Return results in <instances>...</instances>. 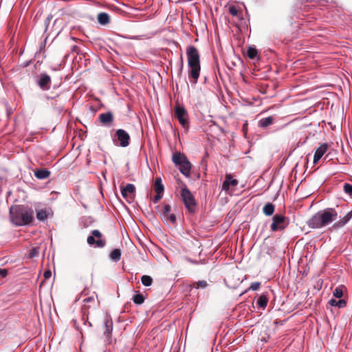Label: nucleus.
Segmentation results:
<instances>
[{
  "label": "nucleus",
  "instance_id": "nucleus-41",
  "mask_svg": "<svg viewBox=\"0 0 352 352\" xmlns=\"http://www.w3.org/2000/svg\"><path fill=\"white\" fill-rule=\"evenodd\" d=\"M81 294L82 295H86L87 294L85 293V291H83Z\"/></svg>",
  "mask_w": 352,
  "mask_h": 352
},
{
  "label": "nucleus",
  "instance_id": "nucleus-27",
  "mask_svg": "<svg viewBox=\"0 0 352 352\" xmlns=\"http://www.w3.org/2000/svg\"><path fill=\"white\" fill-rule=\"evenodd\" d=\"M258 55V51L255 47H249L247 50V56L250 59L255 58Z\"/></svg>",
  "mask_w": 352,
  "mask_h": 352
},
{
  "label": "nucleus",
  "instance_id": "nucleus-35",
  "mask_svg": "<svg viewBox=\"0 0 352 352\" xmlns=\"http://www.w3.org/2000/svg\"><path fill=\"white\" fill-rule=\"evenodd\" d=\"M39 254V251H38V249L36 248H32L30 251V254H29V257L30 258H34V257H36Z\"/></svg>",
  "mask_w": 352,
  "mask_h": 352
},
{
  "label": "nucleus",
  "instance_id": "nucleus-20",
  "mask_svg": "<svg viewBox=\"0 0 352 352\" xmlns=\"http://www.w3.org/2000/svg\"><path fill=\"white\" fill-rule=\"evenodd\" d=\"M154 190L157 194H163L164 190V185L160 177L156 178L154 183Z\"/></svg>",
  "mask_w": 352,
  "mask_h": 352
},
{
  "label": "nucleus",
  "instance_id": "nucleus-9",
  "mask_svg": "<svg viewBox=\"0 0 352 352\" xmlns=\"http://www.w3.org/2000/svg\"><path fill=\"white\" fill-rule=\"evenodd\" d=\"M170 209L171 208L170 205L164 204L162 211V218L166 222L175 223L176 221V217L175 214L170 213Z\"/></svg>",
  "mask_w": 352,
  "mask_h": 352
},
{
  "label": "nucleus",
  "instance_id": "nucleus-25",
  "mask_svg": "<svg viewBox=\"0 0 352 352\" xmlns=\"http://www.w3.org/2000/svg\"><path fill=\"white\" fill-rule=\"evenodd\" d=\"M110 258L113 261H118L121 258V252L119 249H114L110 253Z\"/></svg>",
  "mask_w": 352,
  "mask_h": 352
},
{
  "label": "nucleus",
  "instance_id": "nucleus-37",
  "mask_svg": "<svg viewBox=\"0 0 352 352\" xmlns=\"http://www.w3.org/2000/svg\"><path fill=\"white\" fill-rule=\"evenodd\" d=\"M163 194H157L153 198V202L155 204L157 203L162 198Z\"/></svg>",
  "mask_w": 352,
  "mask_h": 352
},
{
  "label": "nucleus",
  "instance_id": "nucleus-40",
  "mask_svg": "<svg viewBox=\"0 0 352 352\" xmlns=\"http://www.w3.org/2000/svg\"><path fill=\"white\" fill-rule=\"evenodd\" d=\"M92 301H94V296H91L90 297H87V298H85L83 299V302H92Z\"/></svg>",
  "mask_w": 352,
  "mask_h": 352
},
{
  "label": "nucleus",
  "instance_id": "nucleus-12",
  "mask_svg": "<svg viewBox=\"0 0 352 352\" xmlns=\"http://www.w3.org/2000/svg\"><path fill=\"white\" fill-rule=\"evenodd\" d=\"M239 182L236 179H233L230 174L226 175V179L222 184V190L228 192L230 186L235 187L238 185Z\"/></svg>",
  "mask_w": 352,
  "mask_h": 352
},
{
  "label": "nucleus",
  "instance_id": "nucleus-24",
  "mask_svg": "<svg viewBox=\"0 0 352 352\" xmlns=\"http://www.w3.org/2000/svg\"><path fill=\"white\" fill-rule=\"evenodd\" d=\"M105 331L104 334L108 337L111 334L113 329V322L111 319L107 318L105 322Z\"/></svg>",
  "mask_w": 352,
  "mask_h": 352
},
{
  "label": "nucleus",
  "instance_id": "nucleus-11",
  "mask_svg": "<svg viewBox=\"0 0 352 352\" xmlns=\"http://www.w3.org/2000/svg\"><path fill=\"white\" fill-rule=\"evenodd\" d=\"M100 123L105 126H111L114 120L113 115L111 112L100 113L98 116Z\"/></svg>",
  "mask_w": 352,
  "mask_h": 352
},
{
  "label": "nucleus",
  "instance_id": "nucleus-34",
  "mask_svg": "<svg viewBox=\"0 0 352 352\" xmlns=\"http://www.w3.org/2000/svg\"><path fill=\"white\" fill-rule=\"evenodd\" d=\"M208 285V283L206 280H199L194 283V287L196 288H205Z\"/></svg>",
  "mask_w": 352,
  "mask_h": 352
},
{
  "label": "nucleus",
  "instance_id": "nucleus-18",
  "mask_svg": "<svg viewBox=\"0 0 352 352\" xmlns=\"http://www.w3.org/2000/svg\"><path fill=\"white\" fill-rule=\"evenodd\" d=\"M98 21L101 25H107L109 23L110 17L106 12H100L98 14Z\"/></svg>",
  "mask_w": 352,
  "mask_h": 352
},
{
  "label": "nucleus",
  "instance_id": "nucleus-15",
  "mask_svg": "<svg viewBox=\"0 0 352 352\" xmlns=\"http://www.w3.org/2000/svg\"><path fill=\"white\" fill-rule=\"evenodd\" d=\"M52 215V212L50 208L41 209L36 211V218L39 221H43Z\"/></svg>",
  "mask_w": 352,
  "mask_h": 352
},
{
  "label": "nucleus",
  "instance_id": "nucleus-30",
  "mask_svg": "<svg viewBox=\"0 0 352 352\" xmlns=\"http://www.w3.org/2000/svg\"><path fill=\"white\" fill-rule=\"evenodd\" d=\"M133 300L134 303L137 305H141L144 302V298L142 294H137L133 297Z\"/></svg>",
  "mask_w": 352,
  "mask_h": 352
},
{
  "label": "nucleus",
  "instance_id": "nucleus-14",
  "mask_svg": "<svg viewBox=\"0 0 352 352\" xmlns=\"http://www.w3.org/2000/svg\"><path fill=\"white\" fill-rule=\"evenodd\" d=\"M352 218V210L349 212L344 217L340 219L338 221L333 223L332 228L335 230L344 227Z\"/></svg>",
  "mask_w": 352,
  "mask_h": 352
},
{
  "label": "nucleus",
  "instance_id": "nucleus-39",
  "mask_svg": "<svg viewBox=\"0 0 352 352\" xmlns=\"http://www.w3.org/2000/svg\"><path fill=\"white\" fill-rule=\"evenodd\" d=\"M43 276H44L45 279H48V278H50L51 277V276H52V272H51V271H50V270H46V271L44 272Z\"/></svg>",
  "mask_w": 352,
  "mask_h": 352
},
{
  "label": "nucleus",
  "instance_id": "nucleus-10",
  "mask_svg": "<svg viewBox=\"0 0 352 352\" xmlns=\"http://www.w3.org/2000/svg\"><path fill=\"white\" fill-rule=\"evenodd\" d=\"M38 85L44 91L49 90L51 87V78L46 74H41L38 80Z\"/></svg>",
  "mask_w": 352,
  "mask_h": 352
},
{
  "label": "nucleus",
  "instance_id": "nucleus-8",
  "mask_svg": "<svg viewBox=\"0 0 352 352\" xmlns=\"http://www.w3.org/2000/svg\"><path fill=\"white\" fill-rule=\"evenodd\" d=\"M175 116L184 128L188 127V116L184 107L177 105L175 108Z\"/></svg>",
  "mask_w": 352,
  "mask_h": 352
},
{
  "label": "nucleus",
  "instance_id": "nucleus-3",
  "mask_svg": "<svg viewBox=\"0 0 352 352\" xmlns=\"http://www.w3.org/2000/svg\"><path fill=\"white\" fill-rule=\"evenodd\" d=\"M188 65L190 68L189 76L193 79V83H197L200 73L199 54L197 48L190 46L187 50Z\"/></svg>",
  "mask_w": 352,
  "mask_h": 352
},
{
  "label": "nucleus",
  "instance_id": "nucleus-19",
  "mask_svg": "<svg viewBox=\"0 0 352 352\" xmlns=\"http://www.w3.org/2000/svg\"><path fill=\"white\" fill-rule=\"evenodd\" d=\"M34 175L39 179H44L50 177V172L47 169H38L34 172Z\"/></svg>",
  "mask_w": 352,
  "mask_h": 352
},
{
  "label": "nucleus",
  "instance_id": "nucleus-26",
  "mask_svg": "<svg viewBox=\"0 0 352 352\" xmlns=\"http://www.w3.org/2000/svg\"><path fill=\"white\" fill-rule=\"evenodd\" d=\"M268 299L265 294H262L257 300L258 305L261 308H265L267 305Z\"/></svg>",
  "mask_w": 352,
  "mask_h": 352
},
{
  "label": "nucleus",
  "instance_id": "nucleus-22",
  "mask_svg": "<svg viewBox=\"0 0 352 352\" xmlns=\"http://www.w3.org/2000/svg\"><path fill=\"white\" fill-rule=\"evenodd\" d=\"M263 212L267 216L272 215L274 212V206L271 203H267L264 206Z\"/></svg>",
  "mask_w": 352,
  "mask_h": 352
},
{
  "label": "nucleus",
  "instance_id": "nucleus-16",
  "mask_svg": "<svg viewBox=\"0 0 352 352\" xmlns=\"http://www.w3.org/2000/svg\"><path fill=\"white\" fill-rule=\"evenodd\" d=\"M135 190V186L131 184H128L124 188L121 189V193L124 198H127L130 195L133 194Z\"/></svg>",
  "mask_w": 352,
  "mask_h": 352
},
{
  "label": "nucleus",
  "instance_id": "nucleus-31",
  "mask_svg": "<svg viewBox=\"0 0 352 352\" xmlns=\"http://www.w3.org/2000/svg\"><path fill=\"white\" fill-rule=\"evenodd\" d=\"M333 294L336 298H340L343 296V287H337L333 292Z\"/></svg>",
  "mask_w": 352,
  "mask_h": 352
},
{
  "label": "nucleus",
  "instance_id": "nucleus-6",
  "mask_svg": "<svg viewBox=\"0 0 352 352\" xmlns=\"http://www.w3.org/2000/svg\"><path fill=\"white\" fill-rule=\"evenodd\" d=\"M181 196L186 208L190 212L194 211L196 202L193 195L186 186L182 188Z\"/></svg>",
  "mask_w": 352,
  "mask_h": 352
},
{
  "label": "nucleus",
  "instance_id": "nucleus-4",
  "mask_svg": "<svg viewBox=\"0 0 352 352\" xmlns=\"http://www.w3.org/2000/svg\"><path fill=\"white\" fill-rule=\"evenodd\" d=\"M87 243L90 246L102 248L106 245V240L103 239L102 233L98 230H94L91 235L87 237Z\"/></svg>",
  "mask_w": 352,
  "mask_h": 352
},
{
  "label": "nucleus",
  "instance_id": "nucleus-33",
  "mask_svg": "<svg viewBox=\"0 0 352 352\" xmlns=\"http://www.w3.org/2000/svg\"><path fill=\"white\" fill-rule=\"evenodd\" d=\"M344 191L345 192V193H346L351 197H352V185L349 184H345L344 185Z\"/></svg>",
  "mask_w": 352,
  "mask_h": 352
},
{
  "label": "nucleus",
  "instance_id": "nucleus-21",
  "mask_svg": "<svg viewBox=\"0 0 352 352\" xmlns=\"http://www.w3.org/2000/svg\"><path fill=\"white\" fill-rule=\"evenodd\" d=\"M186 160V157L181 153H175L173 155V162L178 166L183 163V161L184 162Z\"/></svg>",
  "mask_w": 352,
  "mask_h": 352
},
{
  "label": "nucleus",
  "instance_id": "nucleus-7",
  "mask_svg": "<svg viewBox=\"0 0 352 352\" xmlns=\"http://www.w3.org/2000/svg\"><path fill=\"white\" fill-rule=\"evenodd\" d=\"M288 224L289 221L285 216L276 214L272 218V223L270 228L273 232L283 230L288 226Z\"/></svg>",
  "mask_w": 352,
  "mask_h": 352
},
{
  "label": "nucleus",
  "instance_id": "nucleus-29",
  "mask_svg": "<svg viewBox=\"0 0 352 352\" xmlns=\"http://www.w3.org/2000/svg\"><path fill=\"white\" fill-rule=\"evenodd\" d=\"M273 122V118L272 117L270 116L265 118H263L260 120V126L262 127H267L269 125L272 124Z\"/></svg>",
  "mask_w": 352,
  "mask_h": 352
},
{
  "label": "nucleus",
  "instance_id": "nucleus-2",
  "mask_svg": "<svg viewBox=\"0 0 352 352\" xmlns=\"http://www.w3.org/2000/svg\"><path fill=\"white\" fill-rule=\"evenodd\" d=\"M10 218L12 223L16 226L28 225L33 221V211L25 206H12L10 209Z\"/></svg>",
  "mask_w": 352,
  "mask_h": 352
},
{
  "label": "nucleus",
  "instance_id": "nucleus-23",
  "mask_svg": "<svg viewBox=\"0 0 352 352\" xmlns=\"http://www.w3.org/2000/svg\"><path fill=\"white\" fill-rule=\"evenodd\" d=\"M329 304L331 306L333 307H344L346 305V301L343 299L340 300H336V299H331L329 302Z\"/></svg>",
  "mask_w": 352,
  "mask_h": 352
},
{
  "label": "nucleus",
  "instance_id": "nucleus-13",
  "mask_svg": "<svg viewBox=\"0 0 352 352\" xmlns=\"http://www.w3.org/2000/svg\"><path fill=\"white\" fill-rule=\"evenodd\" d=\"M328 148V144L326 143L322 144L320 146L316 149L314 156V164H316L318 161L321 159V157L324 155V154L327 152Z\"/></svg>",
  "mask_w": 352,
  "mask_h": 352
},
{
  "label": "nucleus",
  "instance_id": "nucleus-28",
  "mask_svg": "<svg viewBox=\"0 0 352 352\" xmlns=\"http://www.w3.org/2000/svg\"><path fill=\"white\" fill-rule=\"evenodd\" d=\"M141 282L144 286H150L153 283V278L148 275H144L141 278Z\"/></svg>",
  "mask_w": 352,
  "mask_h": 352
},
{
  "label": "nucleus",
  "instance_id": "nucleus-32",
  "mask_svg": "<svg viewBox=\"0 0 352 352\" xmlns=\"http://www.w3.org/2000/svg\"><path fill=\"white\" fill-rule=\"evenodd\" d=\"M229 12L232 15V16H237L239 18V10L238 9L236 8V6H230L229 7Z\"/></svg>",
  "mask_w": 352,
  "mask_h": 352
},
{
  "label": "nucleus",
  "instance_id": "nucleus-1",
  "mask_svg": "<svg viewBox=\"0 0 352 352\" xmlns=\"http://www.w3.org/2000/svg\"><path fill=\"white\" fill-rule=\"evenodd\" d=\"M338 213L336 209L330 208L314 214L307 222V226L313 229L325 227L337 219Z\"/></svg>",
  "mask_w": 352,
  "mask_h": 352
},
{
  "label": "nucleus",
  "instance_id": "nucleus-5",
  "mask_svg": "<svg viewBox=\"0 0 352 352\" xmlns=\"http://www.w3.org/2000/svg\"><path fill=\"white\" fill-rule=\"evenodd\" d=\"M113 142L116 145H119L122 147H126L130 143V135L124 129H118L116 131L114 137H112Z\"/></svg>",
  "mask_w": 352,
  "mask_h": 352
},
{
  "label": "nucleus",
  "instance_id": "nucleus-38",
  "mask_svg": "<svg viewBox=\"0 0 352 352\" xmlns=\"http://www.w3.org/2000/svg\"><path fill=\"white\" fill-rule=\"evenodd\" d=\"M8 270L6 269L0 268V277L4 278L7 276Z\"/></svg>",
  "mask_w": 352,
  "mask_h": 352
},
{
  "label": "nucleus",
  "instance_id": "nucleus-17",
  "mask_svg": "<svg viewBox=\"0 0 352 352\" xmlns=\"http://www.w3.org/2000/svg\"><path fill=\"white\" fill-rule=\"evenodd\" d=\"M190 169H191V164H190V162L188 160V159L186 160H185L184 162L183 161V163H182L179 165L180 172L186 176L189 175Z\"/></svg>",
  "mask_w": 352,
  "mask_h": 352
},
{
  "label": "nucleus",
  "instance_id": "nucleus-36",
  "mask_svg": "<svg viewBox=\"0 0 352 352\" xmlns=\"http://www.w3.org/2000/svg\"><path fill=\"white\" fill-rule=\"evenodd\" d=\"M260 285H261V283L260 282L252 283L251 285H250V289H252L253 291H256V290H258L259 289Z\"/></svg>",
  "mask_w": 352,
  "mask_h": 352
}]
</instances>
